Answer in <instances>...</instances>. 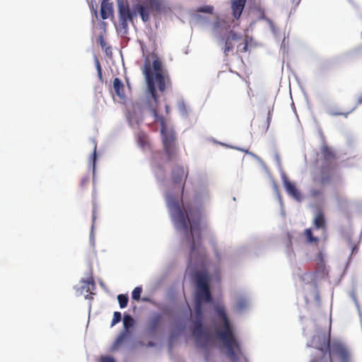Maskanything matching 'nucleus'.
<instances>
[{
    "label": "nucleus",
    "instance_id": "26",
    "mask_svg": "<svg viewBox=\"0 0 362 362\" xmlns=\"http://www.w3.org/2000/svg\"><path fill=\"white\" fill-rule=\"evenodd\" d=\"M122 319V315L119 312H115L113 315V318L111 322V326H114L117 323L119 322Z\"/></svg>",
    "mask_w": 362,
    "mask_h": 362
},
{
    "label": "nucleus",
    "instance_id": "2",
    "mask_svg": "<svg viewBox=\"0 0 362 362\" xmlns=\"http://www.w3.org/2000/svg\"><path fill=\"white\" fill-rule=\"evenodd\" d=\"M175 226L190 243V259L204 264L206 251L202 243L200 229L201 211L199 209H182L179 201L170 198L168 200Z\"/></svg>",
    "mask_w": 362,
    "mask_h": 362
},
{
    "label": "nucleus",
    "instance_id": "9",
    "mask_svg": "<svg viewBox=\"0 0 362 362\" xmlns=\"http://www.w3.org/2000/svg\"><path fill=\"white\" fill-rule=\"evenodd\" d=\"M242 39V35L233 30H230L228 33L221 38L223 42L222 50L226 57L233 50L235 43Z\"/></svg>",
    "mask_w": 362,
    "mask_h": 362
},
{
    "label": "nucleus",
    "instance_id": "34",
    "mask_svg": "<svg viewBox=\"0 0 362 362\" xmlns=\"http://www.w3.org/2000/svg\"><path fill=\"white\" fill-rule=\"evenodd\" d=\"M259 18L262 19V20H266L271 25H273V22L270 19L267 18L264 16V13H262L261 16H260Z\"/></svg>",
    "mask_w": 362,
    "mask_h": 362
},
{
    "label": "nucleus",
    "instance_id": "22",
    "mask_svg": "<svg viewBox=\"0 0 362 362\" xmlns=\"http://www.w3.org/2000/svg\"><path fill=\"white\" fill-rule=\"evenodd\" d=\"M202 304L199 302H196L195 304V321H202L203 320V310Z\"/></svg>",
    "mask_w": 362,
    "mask_h": 362
},
{
    "label": "nucleus",
    "instance_id": "4",
    "mask_svg": "<svg viewBox=\"0 0 362 362\" xmlns=\"http://www.w3.org/2000/svg\"><path fill=\"white\" fill-rule=\"evenodd\" d=\"M214 322L216 335L226 348L230 362H239L241 358L247 361L223 305L217 304L214 306Z\"/></svg>",
    "mask_w": 362,
    "mask_h": 362
},
{
    "label": "nucleus",
    "instance_id": "38",
    "mask_svg": "<svg viewBox=\"0 0 362 362\" xmlns=\"http://www.w3.org/2000/svg\"><path fill=\"white\" fill-rule=\"evenodd\" d=\"M215 255H216V258L218 259V260H220L221 256H220L218 251L216 249L215 250Z\"/></svg>",
    "mask_w": 362,
    "mask_h": 362
},
{
    "label": "nucleus",
    "instance_id": "37",
    "mask_svg": "<svg viewBox=\"0 0 362 362\" xmlns=\"http://www.w3.org/2000/svg\"><path fill=\"white\" fill-rule=\"evenodd\" d=\"M95 212H96V210H95V208L94 207L93 209V216H92L93 224L94 223L95 220Z\"/></svg>",
    "mask_w": 362,
    "mask_h": 362
},
{
    "label": "nucleus",
    "instance_id": "14",
    "mask_svg": "<svg viewBox=\"0 0 362 362\" xmlns=\"http://www.w3.org/2000/svg\"><path fill=\"white\" fill-rule=\"evenodd\" d=\"M247 0H231V9L233 16L239 19L245 8Z\"/></svg>",
    "mask_w": 362,
    "mask_h": 362
},
{
    "label": "nucleus",
    "instance_id": "12",
    "mask_svg": "<svg viewBox=\"0 0 362 362\" xmlns=\"http://www.w3.org/2000/svg\"><path fill=\"white\" fill-rule=\"evenodd\" d=\"M163 322V316L161 314L156 313L148 320L147 328L150 332H156L161 326Z\"/></svg>",
    "mask_w": 362,
    "mask_h": 362
},
{
    "label": "nucleus",
    "instance_id": "6",
    "mask_svg": "<svg viewBox=\"0 0 362 362\" xmlns=\"http://www.w3.org/2000/svg\"><path fill=\"white\" fill-rule=\"evenodd\" d=\"M197 291L195 301L202 303L211 301V294L209 284V276L206 272H197L195 273Z\"/></svg>",
    "mask_w": 362,
    "mask_h": 362
},
{
    "label": "nucleus",
    "instance_id": "27",
    "mask_svg": "<svg viewBox=\"0 0 362 362\" xmlns=\"http://www.w3.org/2000/svg\"><path fill=\"white\" fill-rule=\"evenodd\" d=\"M123 322L124 327L128 328L132 325L133 319L130 315H126L124 317Z\"/></svg>",
    "mask_w": 362,
    "mask_h": 362
},
{
    "label": "nucleus",
    "instance_id": "33",
    "mask_svg": "<svg viewBox=\"0 0 362 362\" xmlns=\"http://www.w3.org/2000/svg\"><path fill=\"white\" fill-rule=\"evenodd\" d=\"M247 49H248V42H247V40H245L243 47L241 49H240V51L241 52H246L247 51Z\"/></svg>",
    "mask_w": 362,
    "mask_h": 362
},
{
    "label": "nucleus",
    "instance_id": "17",
    "mask_svg": "<svg viewBox=\"0 0 362 362\" xmlns=\"http://www.w3.org/2000/svg\"><path fill=\"white\" fill-rule=\"evenodd\" d=\"M313 223L317 229L325 230L326 221H325V216H324V214L322 211H319L315 215Z\"/></svg>",
    "mask_w": 362,
    "mask_h": 362
},
{
    "label": "nucleus",
    "instance_id": "43",
    "mask_svg": "<svg viewBox=\"0 0 362 362\" xmlns=\"http://www.w3.org/2000/svg\"><path fill=\"white\" fill-rule=\"evenodd\" d=\"M103 40L102 39L101 40V45H103Z\"/></svg>",
    "mask_w": 362,
    "mask_h": 362
},
{
    "label": "nucleus",
    "instance_id": "23",
    "mask_svg": "<svg viewBox=\"0 0 362 362\" xmlns=\"http://www.w3.org/2000/svg\"><path fill=\"white\" fill-rule=\"evenodd\" d=\"M117 300L121 308L127 307L128 303V297L124 294H119L117 296Z\"/></svg>",
    "mask_w": 362,
    "mask_h": 362
},
{
    "label": "nucleus",
    "instance_id": "35",
    "mask_svg": "<svg viewBox=\"0 0 362 362\" xmlns=\"http://www.w3.org/2000/svg\"><path fill=\"white\" fill-rule=\"evenodd\" d=\"M85 283L88 286V290L89 289V285H91L92 286H94V281H93V279L85 281Z\"/></svg>",
    "mask_w": 362,
    "mask_h": 362
},
{
    "label": "nucleus",
    "instance_id": "24",
    "mask_svg": "<svg viewBox=\"0 0 362 362\" xmlns=\"http://www.w3.org/2000/svg\"><path fill=\"white\" fill-rule=\"evenodd\" d=\"M142 288L141 287H136L132 291V298L135 300H139Z\"/></svg>",
    "mask_w": 362,
    "mask_h": 362
},
{
    "label": "nucleus",
    "instance_id": "39",
    "mask_svg": "<svg viewBox=\"0 0 362 362\" xmlns=\"http://www.w3.org/2000/svg\"><path fill=\"white\" fill-rule=\"evenodd\" d=\"M271 118H272L271 112H270V111H269V112H268V117H267V121H268V122L271 120Z\"/></svg>",
    "mask_w": 362,
    "mask_h": 362
},
{
    "label": "nucleus",
    "instance_id": "29",
    "mask_svg": "<svg viewBox=\"0 0 362 362\" xmlns=\"http://www.w3.org/2000/svg\"><path fill=\"white\" fill-rule=\"evenodd\" d=\"M99 362H115V360L110 356H101Z\"/></svg>",
    "mask_w": 362,
    "mask_h": 362
},
{
    "label": "nucleus",
    "instance_id": "28",
    "mask_svg": "<svg viewBox=\"0 0 362 362\" xmlns=\"http://www.w3.org/2000/svg\"><path fill=\"white\" fill-rule=\"evenodd\" d=\"M96 148H97V145H96V144H95V145H94V151H93V154H92V161H93V170H95V161H96V158H97Z\"/></svg>",
    "mask_w": 362,
    "mask_h": 362
},
{
    "label": "nucleus",
    "instance_id": "41",
    "mask_svg": "<svg viewBox=\"0 0 362 362\" xmlns=\"http://www.w3.org/2000/svg\"><path fill=\"white\" fill-rule=\"evenodd\" d=\"M184 187H185V183L182 185V194H183V192H184Z\"/></svg>",
    "mask_w": 362,
    "mask_h": 362
},
{
    "label": "nucleus",
    "instance_id": "7",
    "mask_svg": "<svg viewBox=\"0 0 362 362\" xmlns=\"http://www.w3.org/2000/svg\"><path fill=\"white\" fill-rule=\"evenodd\" d=\"M162 4L160 0H144L141 4H136L134 9L139 13L144 22L149 20L150 13L160 11Z\"/></svg>",
    "mask_w": 362,
    "mask_h": 362
},
{
    "label": "nucleus",
    "instance_id": "36",
    "mask_svg": "<svg viewBox=\"0 0 362 362\" xmlns=\"http://www.w3.org/2000/svg\"><path fill=\"white\" fill-rule=\"evenodd\" d=\"M361 48H358V49H355V50L353 52V54H354V55H356H356L360 54H361Z\"/></svg>",
    "mask_w": 362,
    "mask_h": 362
},
{
    "label": "nucleus",
    "instance_id": "1",
    "mask_svg": "<svg viewBox=\"0 0 362 362\" xmlns=\"http://www.w3.org/2000/svg\"><path fill=\"white\" fill-rule=\"evenodd\" d=\"M152 68L154 71L153 74L151 71L150 60L146 58L141 70L145 76L147 91L151 95V100L144 105L139 103L134 105L132 113L134 115H131V117H134L136 123H139L144 120L147 113L149 112L154 117V121L160 123L163 150L168 160L170 161L176 158L177 153L176 136L173 130L167 129L164 117L158 114V95L156 91L157 86L159 91L163 93L167 86L170 83V80L169 75L163 70V64L158 58H156L153 61Z\"/></svg>",
    "mask_w": 362,
    "mask_h": 362
},
{
    "label": "nucleus",
    "instance_id": "40",
    "mask_svg": "<svg viewBox=\"0 0 362 362\" xmlns=\"http://www.w3.org/2000/svg\"><path fill=\"white\" fill-rule=\"evenodd\" d=\"M169 111H170V107L168 105H165V112L167 114L169 113Z\"/></svg>",
    "mask_w": 362,
    "mask_h": 362
},
{
    "label": "nucleus",
    "instance_id": "10",
    "mask_svg": "<svg viewBox=\"0 0 362 362\" xmlns=\"http://www.w3.org/2000/svg\"><path fill=\"white\" fill-rule=\"evenodd\" d=\"M188 170L187 169L183 166L177 165L173 168L171 172L172 182L175 185H180L183 180H186Z\"/></svg>",
    "mask_w": 362,
    "mask_h": 362
},
{
    "label": "nucleus",
    "instance_id": "30",
    "mask_svg": "<svg viewBox=\"0 0 362 362\" xmlns=\"http://www.w3.org/2000/svg\"><path fill=\"white\" fill-rule=\"evenodd\" d=\"M88 182H89V177L85 176L81 179L80 185L82 187H83L86 186L88 184Z\"/></svg>",
    "mask_w": 362,
    "mask_h": 362
},
{
    "label": "nucleus",
    "instance_id": "16",
    "mask_svg": "<svg viewBox=\"0 0 362 362\" xmlns=\"http://www.w3.org/2000/svg\"><path fill=\"white\" fill-rule=\"evenodd\" d=\"M113 89L115 94L121 99L125 98L124 86L119 78H115L113 81Z\"/></svg>",
    "mask_w": 362,
    "mask_h": 362
},
{
    "label": "nucleus",
    "instance_id": "11",
    "mask_svg": "<svg viewBox=\"0 0 362 362\" xmlns=\"http://www.w3.org/2000/svg\"><path fill=\"white\" fill-rule=\"evenodd\" d=\"M284 185L287 193L296 200L300 202L302 199V195L296 187L295 183L291 182L287 178L284 179Z\"/></svg>",
    "mask_w": 362,
    "mask_h": 362
},
{
    "label": "nucleus",
    "instance_id": "18",
    "mask_svg": "<svg viewBox=\"0 0 362 362\" xmlns=\"http://www.w3.org/2000/svg\"><path fill=\"white\" fill-rule=\"evenodd\" d=\"M303 235L307 243H313L315 245L318 244L319 238L313 235L311 228H306L303 232Z\"/></svg>",
    "mask_w": 362,
    "mask_h": 362
},
{
    "label": "nucleus",
    "instance_id": "8",
    "mask_svg": "<svg viewBox=\"0 0 362 362\" xmlns=\"http://www.w3.org/2000/svg\"><path fill=\"white\" fill-rule=\"evenodd\" d=\"M118 14L119 18V29L123 30L127 33L128 28V21H132L135 16V13L131 11L127 2L119 1L118 3Z\"/></svg>",
    "mask_w": 362,
    "mask_h": 362
},
{
    "label": "nucleus",
    "instance_id": "21",
    "mask_svg": "<svg viewBox=\"0 0 362 362\" xmlns=\"http://www.w3.org/2000/svg\"><path fill=\"white\" fill-rule=\"evenodd\" d=\"M362 104V96H360L358 98V100H357V104L356 105L354 106L352 108H351L347 112H332L329 113L330 115L332 116H340V115H343L345 117H346L349 113H351L352 111H354L356 107H357V105H359Z\"/></svg>",
    "mask_w": 362,
    "mask_h": 362
},
{
    "label": "nucleus",
    "instance_id": "42",
    "mask_svg": "<svg viewBox=\"0 0 362 362\" xmlns=\"http://www.w3.org/2000/svg\"><path fill=\"white\" fill-rule=\"evenodd\" d=\"M206 343L202 344V347H205V346H206Z\"/></svg>",
    "mask_w": 362,
    "mask_h": 362
},
{
    "label": "nucleus",
    "instance_id": "20",
    "mask_svg": "<svg viewBox=\"0 0 362 362\" xmlns=\"http://www.w3.org/2000/svg\"><path fill=\"white\" fill-rule=\"evenodd\" d=\"M316 184L320 185V184H317V183H316ZM320 186H321V188L313 187L310 189L309 194L312 198L317 199V198L322 197L323 196V194H324L323 187L325 186H322L321 185H320Z\"/></svg>",
    "mask_w": 362,
    "mask_h": 362
},
{
    "label": "nucleus",
    "instance_id": "3",
    "mask_svg": "<svg viewBox=\"0 0 362 362\" xmlns=\"http://www.w3.org/2000/svg\"><path fill=\"white\" fill-rule=\"evenodd\" d=\"M316 350L310 362H352V356L348 347L341 341H331L330 334L320 332L315 334L309 344Z\"/></svg>",
    "mask_w": 362,
    "mask_h": 362
},
{
    "label": "nucleus",
    "instance_id": "32",
    "mask_svg": "<svg viewBox=\"0 0 362 362\" xmlns=\"http://www.w3.org/2000/svg\"><path fill=\"white\" fill-rule=\"evenodd\" d=\"M225 22L223 21L218 19L214 25V30H218L219 27L222 25Z\"/></svg>",
    "mask_w": 362,
    "mask_h": 362
},
{
    "label": "nucleus",
    "instance_id": "31",
    "mask_svg": "<svg viewBox=\"0 0 362 362\" xmlns=\"http://www.w3.org/2000/svg\"><path fill=\"white\" fill-rule=\"evenodd\" d=\"M96 68H97L98 76L101 79L102 78V69H101L100 62H98V59L96 60Z\"/></svg>",
    "mask_w": 362,
    "mask_h": 362
},
{
    "label": "nucleus",
    "instance_id": "25",
    "mask_svg": "<svg viewBox=\"0 0 362 362\" xmlns=\"http://www.w3.org/2000/svg\"><path fill=\"white\" fill-rule=\"evenodd\" d=\"M213 11H214V7L211 6H204L199 7L197 9V12L206 13H212Z\"/></svg>",
    "mask_w": 362,
    "mask_h": 362
},
{
    "label": "nucleus",
    "instance_id": "19",
    "mask_svg": "<svg viewBox=\"0 0 362 362\" xmlns=\"http://www.w3.org/2000/svg\"><path fill=\"white\" fill-rule=\"evenodd\" d=\"M137 143L143 148L149 147L148 136L144 133H140L137 137Z\"/></svg>",
    "mask_w": 362,
    "mask_h": 362
},
{
    "label": "nucleus",
    "instance_id": "15",
    "mask_svg": "<svg viewBox=\"0 0 362 362\" xmlns=\"http://www.w3.org/2000/svg\"><path fill=\"white\" fill-rule=\"evenodd\" d=\"M100 16L105 20L109 17H113V4L110 0H103L100 6Z\"/></svg>",
    "mask_w": 362,
    "mask_h": 362
},
{
    "label": "nucleus",
    "instance_id": "5",
    "mask_svg": "<svg viewBox=\"0 0 362 362\" xmlns=\"http://www.w3.org/2000/svg\"><path fill=\"white\" fill-rule=\"evenodd\" d=\"M339 156L336 150L323 143L320 148V162L318 174L313 176V182L326 186L332 182L335 170L338 168Z\"/></svg>",
    "mask_w": 362,
    "mask_h": 362
},
{
    "label": "nucleus",
    "instance_id": "13",
    "mask_svg": "<svg viewBox=\"0 0 362 362\" xmlns=\"http://www.w3.org/2000/svg\"><path fill=\"white\" fill-rule=\"evenodd\" d=\"M194 325L192 333L195 338L196 342L199 344L202 339L206 341L208 339V334L203 329L202 321H194Z\"/></svg>",
    "mask_w": 362,
    "mask_h": 362
}]
</instances>
